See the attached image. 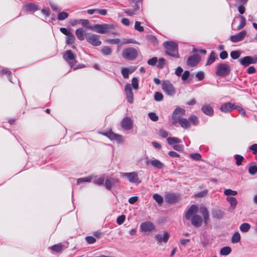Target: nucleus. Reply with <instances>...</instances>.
Segmentation results:
<instances>
[{"label":"nucleus","mask_w":257,"mask_h":257,"mask_svg":"<svg viewBox=\"0 0 257 257\" xmlns=\"http://www.w3.org/2000/svg\"><path fill=\"white\" fill-rule=\"evenodd\" d=\"M198 207L196 205H192L185 213V217L187 220L191 221V224L195 227H200L203 223L207 224L209 219V212L207 208L202 207L200 208V212L203 218L197 214Z\"/></svg>","instance_id":"obj_1"},{"label":"nucleus","mask_w":257,"mask_h":257,"mask_svg":"<svg viewBox=\"0 0 257 257\" xmlns=\"http://www.w3.org/2000/svg\"><path fill=\"white\" fill-rule=\"evenodd\" d=\"M163 46L166 49L165 51L166 55L175 58H179L178 45L176 43L172 41H166L163 43Z\"/></svg>","instance_id":"obj_2"},{"label":"nucleus","mask_w":257,"mask_h":257,"mask_svg":"<svg viewBox=\"0 0 257 257\" xmlns=\"http://www.w3.org/2000/svg\"><path fill=\"white\" fill-rule=\"evenodd\" d=\"M231 69L229 65L226 63H220L216 66V75L219 77H224L228 75Z\"/></svg>","instance_id":"obj_3"},{"label":"nucleus","mask_w":257,"mask_h":257,"mask_svg":"<svg viewBox=\"0 0 257 257\" xmlns=\"http://www.w3.org/2000/svg\"><path fill=\"white\" fill-rule=\"evenodd\" d=\"M162 88L165 93L169 96H173L176 93V88L169 80L163 81Z\"/></svg>","instance_id":"obj_4"},{"label":"nucleus","mask_w":257,"mask_h":257,"mask_svg":"<svg viewBox=\"0 0 257 257\" xmlns=\"http://www.w3.org/2000/svg\"><path fill=\"white\" fill-rule=\"evenodd\" d=\"M112 25L104 24H95L92 26L91 31L100 34H106L109 32L110 29L112 28Z\"/></svg>","instance_id":"obj_5"},{"label":"nucleus","mask_w":257,"mask_h":257,"mask_svg":"<svg viewBox=\"0 0 257 257\" xmlns=\"http://www.w3.org/2000/svg\"><path fill=\"white\" fill-rule=\"evenodd\" d=\"M85 35L87 42L92 45L94 46H98L101 45V42L99 40L100 36L99 35L92 33L85 34Z\"/></svg>","instance_id":"obj_6"},{"label":"nucleus","mask_w":257,"mask_h":257,"mask_svg":"<svg viewBox=\"0 0 257 257\" xmlns=\"http://www.w3.org/2000/svg\"><path fill=\"white\" fill-rule=\"evenodd\" d=\"M122 56L126 59L132 60L135 59L137 55L138 52L136 49L134 48L130 47L124 49L122 51Z\"/></svg>","instance_id":"obj_7"},{"label":"nucleus","mask_w":257,"mask_h":257,"mask_svg":"<svg viewBox=\"0 0 257 257\" xmlns=\"http://www.w3.org/2000/svg\"><path fill=\"white\" fill-rule=\"evenodd\" d=\"M100 134L107 137L111 141H115L118 143H121L124 140L123 136L115 134L111 131L105 133H101Z\"/></svg>","instance_id":"obj_8"},{"label":"nucleus","mask_w":257,"mask_h":257,"mask_svg":"<svg viewBox=\"0 0 257 257\" xmlns=\"http://www.w3.org/2000/svg\"><path fill=\"white\" fill-rule=\"evenodd\" d=\"M63 58L68 62L71 67L74 66L76 63L75 55L70 50L65 52L63 54Z\"/></svg>","instance_id":"obj_9"},{"label":"nucleus","mask_w":257,"mask_h":257,"mask_svg":"<svg viewBox=\"0 0 257 257\" xmlns=\"http://www.w3.org/2000/svg\"><path fill=\"white\" fill-rule=\"evenodd\" d=\"M121 177H125L131 183H137L139 181L138 174L136 172L130 173H121Z\"/></svg>","instance_id":"obj_10"},{"label":"nucleus","mask_w":257,"mask_h":257,"mask_svg":"<svg viewBox=\"0 0 257 257\" xmlns=\"http://www.w3.org/2000/svg\"><path fill=\"white\" fill-rule=\"evenodd\" d=\"M239 61L242 65L244 66V67H247L251 64H254L256 63L257 58H254L250 56H247L240 59Z\"/></svg>","instance_id":"obj_11"},{"label":"nucleus","mask_w":257,"mask_h":257,"mask_svg":"<svg viewBox=\"0 0 257 257\" xmlns=\"http://www.w3.org/2000/svg\"><path fill=\"white\" fill-rule=\"evenodd\" d=\"M247 32L245 30H242L238 34L232 35L230 37V40L233 43H237L242 41L246 36Z\"/></svg>","instance_id":"obj_12"},{"label":"nucleus","mask_w":257,"mask_h":257,"mask_svg":"<svg viewBox=\"0 0 257 257\" xmlns=\"http://www.w3.org/2000/svg\"><path fill=\"white\" fill-rule=\"evenodd\" d=\"M121 125L122 128L124 130H130L133 128V122L131 118L125 117L121 121Z\"/></svg>","instance_id":"obj_13"},{"label":"nucleus","mask_w":257,"mask_h":257,"mask_svg":"<svg viewBox=\"0 0 257 257\" xmlns=\"http://www.w3.org/2000/svg\"><path fill=\"white\" fill-rule=\"evenodd\" d=\"M140 229L142 231H152L155 229V225L151 222L146 221L141 223Z\"/></svg>","instance_id":"obj_14"},{"label":"nucleus","mask_w":257,"mask_h":257,"mask_svg":"<svg viewBox=\"0 0 257 257\" xmlns=\"http://www.w3.org/2000/svg\"><path fill=\"white\" fill-rule=\"evenodd\" d=\"M200 56L198 54H194L190 56L188 58L187 64L188 65L194 67L196 66L200 61Z\"/></svg>","instance_id":"obj_15"},{"label":"nucleus","mask_w":257,"mask_h":257,"mask_svg":"<svg viewBox=\"0 0 257 257\" xmlns=\"http://www.w3.org/2000/svg\"><path fill=\"white\" fill-rule=\"evenodd\" d=\"M125 92L126 95L127 101L130 103H132L134 101V94L132 91V86L127 83L125 86Z\"/></svg>","instance_id":"obj_16"},{"label":"nucleus","mask_w":257,"mask_h":257,"mask_svg":"<svg viewBox=\"0 0 257 257\" xmlns=\"http://www.w3.org/2000/svg\"><path fill=\"white\" fill-rule=\"evenodd\" d=\"M130 3L133 9L125 10L124 12L127 16H133L135 14V12L139 9L140 7L137 4L138 2H134V3H133L132 1H130Z\"/></svg>","instance_id":"obj_17"},{"label":"nucleus","mask_w":257,"mask_h":257,"mask_svg":"<svg viewBox=\"0 0 257 257\" xmlns=\"http://www.w3.org/2000/svg\"><path fill=\"white\" fill-rule=\"evenodd\" d=\"M146 164L147 165L151 164L154 167L158 169H161L164 167V164L157 159H154L152 160H148L146 161Z\"/></svg>","instance_id":"obj_18"},{"label":"nucleus","mask_w":257,"mask_h":257,"mask_svg":"<svg viewBox=\"0 0 257 257\" xmlns=\"http://www.w3.org/2000/svg\"><path fill=\"white\" fill-rule=\"evenodd\" d=\"M158 243H160L162 242H167L169 238V234L166 231H164L163 233H159L155 236Z\"/></svg>","instance_id":"obj_19"},{"label":"nucleus","mask_w":257,"mask_h":257,"mask_svg":"<svg viewBox=\"0 0 257 257\" xmlns=\"http://www.w3.org/2000/svg\"><path fill=\"white\" fill-rule=\"evenodd\" d=\"M235 105L230 102H226L223 104L220 108L221 111L227 113L231 112L233 109H235Z\"/></svg>","instance_id":"obj_20"},{"label":"nucleus","mask_w":257,"mask_h":257,"mask_svg":"<svg viewBox=\"0 0 257 257\" xmlns=\"http://www.w3.org/2000/svg\"><path fill=\"white\" fill-rule=\"evenodd\" d=\"M201 109L204 113L208 116H212L214 113L213 108L209 104L203 105Z\"/></svg>","instance_id":"obj_21"},{"label":"nucleus","mask_w":257,"mask_h":257,"mask_svg":"<svg viewBox=\"0 0 257 257\" xmlns=\"http://www.w3.org/2000/svg\"><path fill=\"white\" fill-rule=\"evenodd\" d=\"M85 30L82 28H80L76 30L75 34L78 40L83 41L85 38Z\"/></svg>","instance_id":"obj_22"},{"label":"nucleus","mask_w":257,"mask_h":257,"mask_svg":"<svg viewBox=\"0 0 257 257\" xmlns=\"http://www.w3.org/2000/svg\"><path fill=\"white\" fill-rule=\"evenodd\" d=\"M178 122L179 123L181 127L185 129L189 128L191 126V124L189 122V120L187 119L186 118H179Z\"/></svg>","instance_id":"obj_23"},{"label":"nucleus","mask_w":257,"mask_h":257,"mask_svg":"<svg viewBox=\"0 0 257 257\" xmlns=\"http://www.w3.org/2000/svg\"><path fill=\"white\" fill-rule=\"evenodd\" d=\"M226 200L229 202L230 204V206L229 207V210H234L237 204V201L236 199L233 197H227L226 198Z\"/></svg>","instance_id":"obj_24"},{"label":"nucleus","mask_w":257,"mask_h":257,"mask_svg":"<svg viewBox=\"0 0 257 257\" xmlns=\"http://www.w3.org/2000/svg\"><path fill=\"white\" fill-rule=\"evenodd\" d=\"M117 182V180L114 178L107 179L105 182V186L106 189L110 190L112 185Z\"/></svg>","instance_id":"obj_25"},{"label":"nucleus","mask_w":257,"mask_h":257,"mask_svg":"<svg viewBox=\"0 0 257 257\" xmlns=\"http://www.w3.org/2000/svg\"><path fill=\"white\" fill-rule=\"evenodd\" d=\"M224 214V213L220 209H216L212 210V216L215 218L221 219L223 217Z\"/></svg>","instance_id":"obj_26"},{"label":"nucleus","mask_w":257,"mask_h":257,"mask_svg":"<svg viewBox=\"0 0 257 257\" xmlns=\"http://www.w3.org/2000/svg\"><path fill=\"white\" fill-rule=\"evenodd\" d=\"M166 201L169 203H175L177 201V197L174 194L168 193L165 196Z\"/></svg>","instance_id":"obj_27"},{"label":"nucleus","mask_w":257,"mask_h":257,"mask_svg":"<svg viewBox=\"0 0 257 257\" xmlns=\"http://www.w3.org/2000/svg\"><path fill=\"white\" fill-rule=\"evenodd\" d=\"M26 10L28 12H35L38 10V6L33 3H29L25 6Z\"/></svg>","instance_id":"obj_28"},{"label":"nucleus","mask_w":257,"mask_h":257,"mask_svg":"<svg viewBox=\"0 0 257 257\" xmlns=\"http://www.w3.org/2000/svg\"><path fill=\"white\" fill-rule=\"evenodd\" d=\"M51 249L55 252H60L66 247L62 243H58L51 246Z\"/></svg>","instance_id":"obj_29"},{"label":"nucleus","mask_w":257,"mask_h":257,"mask_svg":"<svg viewBox=\"0 0 257 257\" xmlns=\"http://www.w3.org/2000/svg\"><path fill=\"white\" fill-rule=\"evenodd\" d=\"M174 115L177 116L179 118L185 114V110L181 108L177 107L175 109L173 113Z\"/></svg>","instance_id":"obj_30"},{"label":"nucleus","mask_w":257,"mask_h":257,"mask_svg":"<svg viewBox=\"0 0 257 257\" xmlns=\"http://www.w3.org/2000/svg\"><path fill=\"white\" fill-rule=\"evenodd\" d=\"M167 141L168 143L170 145H176L177 144H179L181 142L180 139L175 137L168 138Z\"/></svg>","instance_id":"obj_31"},{"label":"nucleus","mask_w":257,"mask_h":257,"mask_svg":"<svg viewBox=\"0 0 257 257\" xmlns=\"http://www.w3.org/2000/svg\"><path fill=\"white\" fill-rule=\"evenodd\" d=\"M80 24L85 27L86 28L92 30V26H91L88 20L86 19H79Z\"/></svg>","instance_id":"obj_32"},{"label":"nucleus","mask_w":257,"mask_h":257,"mask_svg":"<svg viewBox=\"0 0 257 257\" xmlns=\"http://www.w3.org/2000/svg\"><path fill=\"white\" fill-rule=\"evenodd\" d=\"M66 43L68 45H71L73 44L75 41V38L72 33H71L69 35H68L66 37Z\"/></svg>","instance_id":"obj_33"},{"label":"nucleus","mask_w":257,"mask_h":257,"mask_svg":"<svg viewBox=\"0 0 257 257\" xmlns=\"http://www.w3.org/2000/svg\"><path fill=\"white\" fill-rule=\"evenodd\" d=\"M101 52L103 55L107 56L110 55L112 53V49L108 46H103L101 49Z\"/></svg>","instance_id":"obj_34"},{"label":"nucleus","mask_w":257,"mask_h":257,"mask_svg":"<svg viewBox=\"0 0 257 257\" xmlns=\"http://www.w3.org/2000/svg\"><path fill=\"white\" fill-rule=\"evenodd\" d=\"M231 251V249L229 246H225L220 249V253L222 255H227Z\"/></svg>","instance_id":"obj_35"},{"label":"nucleus","mask_w":257,"mask_h":257,"mask_svg":"<svg viewBox=\"0 0 257 257\" xmlns=\"http://www.w3.org/2000/svg\"><path fill=\"white\" fill-rule=\"evenodd\" d=\"M239 17L241 19V21L240 22L239 25L234 29V30L238 31L242 29L244 26L245 25V18L243 16H239Z\"/></svg>","instance_id":"obj_36"},{"label":"nucleus","mask_w":257,"mask_h":257,"mask_svg":"<svg viewBox=\"0 0 257 257\" xmlns=\"http://www.w3.org/2000/svg\"><path fill=\"white\" fill-rule=\"evenodd\" d=\"M250 228V225L247 223L241 224L239 227L240 230L242 232H247Z\"/></svg>","instance_id":"obj_37"},{"label":"nucleus","mask_w":257,"mask_h":257,"mask_svg":"<svg viewBox=\"0 0 257 257\" xmlns=\"http://www.w3.org/2000/svg\"><path fill=\"white\" fill-rule=\"evenodd\" d=\"M240 240V235L239 232H235L231 238V242L233 243H237Z\"/></svg>","instance_id":"obj_38"},{"label":"nucleus","mask_w":257,"mask_h":257,"mask_svg":"<svg viewBox=\"0 0 257 257\" xmlns=\"http://www.w3.org/2000/svg\"><path fill=\"white\" fill-rule=\"evenodd\" d=\"M215 60V53L212 51L211 52L209 58L207 59L206 65H209L213 63Z\"/></svg>","instance_id":"obj_39"},{"label":"nucleus","mask_w":257,"mask_h":257,"mask_svg":"<svg viewBox=\"0 0 257 257\" xmlns=\"http://www.w3.org/2000/svg\"><path fill=\"white\" fill-rule=\"evenodd\" d=\"M4 75H8L9 80L12 82L11 80L12 72L8 69H3L0 71V75L3 76Z\"/></svg>","instance_id":"obj_40"},{"label":"nucleus","mask_w":257,"mask_h":257,"mask_svg":"<svg viewBox=\"0 0 257 257\" xmlns=\"http://www.w3.org/2000/svg\"><path fill=\"white\" fill-rule=\"evenodd\" d=\"M153 198L159 205H161L164 201L163 197L158 194H154Z\"/></svg>","instance_id":"obj_41"},{"label":"nucleus","mask_w":257,"mask_h":257,"mask_svg":"<svg viewBox=\"0 0 257 257\" xmlns=\"http://www.w3.org/2000/svg\"><path fill=\"white\" fill-rule=\"evenodd\" d=\"M241 55V52L238 50L232 51L230 52V56L233 59L238 58Z\"/></svg>","instance_id":"obj_42"},{"label":"nucleus","mask_w":257,"mask_h":257,"mask_svg":"<svg viewBox=\"0 0 257 257\" xmlns=\"http://www.w3.org/2000/svg\"><path fill=\"white\" fill-rule=\"evenodd\" d=\"M189 121H191L194 125H197L199 123V120L197 117L195 115H192L188 118Z\"/></svg>","instance_id":"obj_43"},{"label":"nucleus","mask_w":257,"mask_h":257,"mask_svg":"<svg viewBox=\"0 0 257 257\" xmlns=\"http://www.w3.org/2000/svg\"><path fill=\"white\" fill-rule=\"evenodd\" d=\"M163 97V95L161 92H156L154 94V99L157 101H162Z\"/></svg>","instance_id":"obj_44"},{"label":"nucleus","mask_w":257,"mask_h":257,"mask_svg":"<svg viewBox=\"0 0 257 257\" xmlns=\"http://www.w3.org/2000/svg\"><path fill=\"white\" fill-rule=\"evenodd\" d=\"M224 194L226 196H235L237 194V192L236 191L232 190L230 189H225L224 191Z\"/></svg>","instance_id":"obj_45"},{"label":"nucleus","mask_w":257,"mask_h":257,"mask_svg":"<svg viewBox=\"0 0 257 257\" xmlns=\"http://www.w3.org/2000/svg\"><path fill=\"white\" fill-rule=\"evenodd\" d=\"M68 16V14L66 12H60L58 14V19L62 21L66 19Z\"/></svg>","instance_id":"obj_46"},{"label":"nucleus","mask_w":257,"mask_h":257,"mask_svg":"<svg viewBox=\"0 0 257 257\" xmlns=\"http://www.w3.org/2000/svg\"><path fill=\"white\" fill-rule=\"evenodd\" d=\"M132 85L133 88L135 90H137L139 88V81L137 78L134 77L132 80Z\"/></svg>","instance_id":"obj_47"},{"label":"nucleus","mask_w":257,"mask_h":257,"mask_svg":"<svg viewBox=\"0 0 257 257\" xmlns=\"http://www.w3.org/2000/svg\"><path fill=\"white\" fill-rule=\"evenodd\" d=\"M235 159L236 160V164L237 166H239L241 164L242 162L244 160V158L239 155H236L234 156Z\"/></svg>","instance_id":"obj_48"},{"label":"nucleus","mask_w":257,"mask_h":257,"mask_svg":"<svg viewBox=\"0 0 257 257\" xmlns=\"http://www.w3.org/2000/svg\"><path fill=\"white\" fill-rule=\"evenodd\" d=\"M92 178L90 177L80 178L77 179V182L80 184L84 182H90L91 181Z\"/></svg>","instance_id":"obj_49"},{"label":"nucleus","mask_w":257,"mask_h":257,"mask_svg":"<svg viewBox=\"0 0 257 257\" xmlns=\"http://www.w3.org/2000/svg\"><path fill=\"white\" fill-rule=\"evenodd\" d=\"M190 157L194 160L199 161L201 159V156L199 153H193L190 155Z\"/></svg>","instance_id":"obj_50"},{"label":"nucleus","mask_w":257,"mask_h":257,"mask_svg":"<svg viewBox=\"0 0 257 257\" xmlns=\"http://www.w3.org/2000/svg\"><path fill=\"white\" fill-rule=\"evenodd\" d=\"M135 29L139 32H143L144 30L143 27L141 26V23L138 21L135 22Z\"/></svg>","instance_id":"obj_51"},{"label":"nucleus","mask_w":257,"mask_h":257,"mask_svg":"<svg viewBox=\"0 0 257 257\" xmlns=\"http://www.w3.org/2000/svg\"><path fill=\"white\" fill-rule=\"evenodd\" d=\"M165 63V59L164 58H161L158 60V63L157 65V66L160 69H162L164 67Z\"/></svg>","instance_id":"obj_52"},{"label":"nucleus","mask_w":257,"mask_h":257,"mask_svg":"<svg viewBox=\"0 0 257 257\" xmlns=\"http://www.w3.org/2000/svg\"><path fill=\"white\" fill-rule=\"evenodd\" d=\"M121 74L124 78H128L129 76V69L127 68H122Z\"/></svg>","instance_id":"obj_53"},{"label":"nucleus","mask_w":257,"mask_h":257,"mask_svg":"<svg viewBox=\"0 0 257 257\" xmlns=\"http://www.w3.org/2000/svg\"><path fill=\"white\" fill-rule=\"evenodd\" d=\"M248 172L251 175H254L257 173V166H250L248 169Z\"/></svg>","instance_id":"obj_54"},{"label":"nucleus","mask_w":257,"mask_h":257,"mask_svg":"<svg viewBox=\"0 0 257 257\" xmlns=\"http://www.w3.org/2000/svg\"><path fill=\"white\" fill-rule=\"evenodd\" d=\"M125 219V216L124 215H121L119 216H118L116 219V222L118 225L122 224Z\"/></svg>","instance_id":"obj_55"},{"label":"nucleus","mask_w":257,"mask_h":257,"mask_svg":"<svg viewBox=\"0 0 257 257\" xmlns=\"http://www.w3.org/2000/svg\"><path fill=\"white\" fill-rule=\"evenodd\" d=\"M149 118L154 121H156L158 120V116L154 112H150L148 114Z\"/></svg>","instance_id":"obj_56"},{"label":"nucleus","mask_w":257,"mask_h":257,"mask_svg":"<svg viewBox=\"0 0 257 257\" xmlns=\"http://www.w3.org/2000/svg\"><path fill=\"white\" fill-rule=\"evenodd\" d=\"M179 118L177 116L174 115V114L173 113L171 119V124L175 125L178 122Z\"/></svg>","instance_id":"obj_57"},{"label":"nucleus","mask_w":257,"mask_h":257,"mask_svg":"<svg viewBox=\"0 0 257 257\" xmlns=\"http://www.w3.org/2000/svg\"><path fill=\"white\" fill-rule=\"evenodd\" d=\"M85 240L89 244L94 243L96 241V239L94 237L91 236L86 237Z\"/></svg>","instance_id":"obj_58"},{"label":"nucleus","mask_w":257,"mask_h":257,"mask_svg":"<svg viewBox=\"0 0 257 257\" xmlns=\"http://www.w3.org/2000/svg\"><path fill=\"white\" fill-rule=\"evenodd\" d=\"M104 181V178L103 177H101L96 180H94L93 181V183L94 184L98 185H102L103 184Z\"/></svg>","instance_id":"obj_59"},{"label":"nucleus","mask_w":257,"mask_h":257,"mask_svg":"<svg viewBox=\"0 0 257 257\" xmlns=\"http://www.w3.org/2000/svg\"><path fill=\"white\" fill-rule=\"evenodd\" d=\"M249 151H251L253 154L256 155L257 154V144H254L251 145L249 147Z\"/></svg>","instance_id":"obj_60"},{"label":"nucleus","mask_w":257,"mask_h":257,"mask_svg":"<svg viewBox=\"0 0 257 257\" xmlns=\"http://www.w3.org/2000/svg\"><path fill=\"white\" fill-rule=\"evenodd\" d=\"M157 61H158L157 58L156 57H154L151 59H150L148 61V63L149 65H154L155 64H156Z\"/></svg>","instance_id":"obj_61"},{"label":"nucleus","mask_w":257,"mask_h":257,"mask_svg":"<svg viewBox=\"0 0 257 257\" xmlns=\"http://www.w3.org/2000/svg\"><path fill=\"white\" fill-rule=\"evenodd\" d=\"M189 74H190L189 71H188L187 70L185 71L181 76L182 79L184 81L188 79V78L189 77Z\"/></svg>","instance_id":"obj_62"},{"label":"nucleus","mask_w":257,"mask_h":257,"mask_svg":"<svg viewBox=\"0 0 257 257\" xmlns=\"http://www.w3.org/2000/svg\"><path fill=\"white\" fill-rule=\"evenodd\" d=\"M196 77L198 78L199 80H201L204 78V74L202 71L198 72L196 74Z\"/></svg>","instance_id":"obj_63"},{"label":"nucleus","mask_w":257,"mask_h":257,"mask_svg":"<svg viewBox=\"0 0 257 257\" xmlns=\"http://www.w3.org/2000/svg\"><path fill=\"white\" fill-rule=\"evenodd\" d=\"M219 57L222 60L225 59L228 57V53L226 51H223L220 53Z\"/></svg>","instance_id":"obj_64"}]
</instances>
